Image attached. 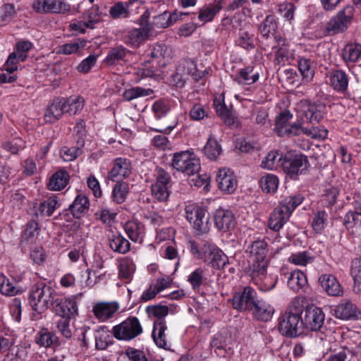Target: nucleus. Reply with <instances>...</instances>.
I'll return each instance as SVG.
<instances>
[{
    "instance_id": "obj_1",
    "label": "nucleus",
    "mask_w": 361,
    "mask_h": 361,
    "mask_svg": "<svg viewBox=\"0 0 361 361\" xmlns=\"http://www.w3.org/2000/svg\"><path fill=\"white\" fill-rule=\"evenodd\" d=\"M304 306L301 299L294 298L284 313L279 319V330L286 337H297L302 332L304 326L302 314Z\"/></svg>"
},
{
    "instance_id": "obj_2",
    "label": "nucleus",
    "mask_w": 361,
    "mask_h": 361,
    "mask_svg": "<svg viewBox=\"0 0 361 361\" xmlns=\"http://www.w3.org/2000/svg\"><path fill=\"white\" fill-rule=\"evenodd\" d=\"M54 289L43 281L36 283L30 291L29 302L32 310L38 313L44 312L54 301Z\"/></svg>"
},
{
    "instance_id": "obj_3",
    "label": "nucleus",
    "mask_w": 361,
    "mask_h": 361,
    "mask_svg": "<svg viewBox=\"0 0 361 361\" xmlns=\"http://www.w3.org/2000/svg\"><path fill=\"white\" fill-rule=\"evenodd\" d=\"M324 108L321 105H308L307 110L304 111L306 122L312 124V126L318 123L324 117L322 111ZM302 133L313 139L324 140L328 136V130L319 126H312L310 128L305 126L302 128Z\"/></svg>"
},
{
    "instance_id": "obj_4",
    "label": "nucleus",
    "mask_w": 361,
    "mask_h": 361,
    "mask_svg": "<svg viewBox=\"0 0 361 361\" xmlns=\"http://www.w3.org/2000/svg\"><path fill=\"white\" fill-rule=\"evenodd\" d=\"M185 216L197 234L206 233L209 231V214L204 207L189 204L185 207Z\"/></svg>"
},
{
    "instance_id": "obj_5",
    "label": "nucleus",
    "mask_w": 361,
    "mask_h": 361,
    "mask_svg": "<svg viewBox=\"0 0 361 361\" xmlns=\"http://www.w3.org/2000/svg\"><path fill=\"white\" fill-rule=\"evenodd\" d=\"M171 166L188 176H194L200 170V161L190 151L176 152L173 155Z\"/></svg>"
},
{
    "instance_id": "obj_6",
    "label": "nucleus",
    "mask_w": 361,
    "mask_h": 361,
    "mask_svg": "<svg viewBox=\"0 0 361 361\" xmlns=\"http://www.w3.org/2000/svg\"><path fill=\"white\" fill-rule=\"evenodd\" d=\"M309 166L307 157L302 154L288 152L283 156L282 168L291 179H297L299 175L305 173Z\"/></svg>"
},
{
    "instance_id": "obj_7",
    "label": "nucleus",
    "mask_w": 361,
    "mask_h": 361,
    "mask_svg": "<svg viewBox=\"0 0 361 361\" xmlns=\"http://www.w3.org/2000/svg\"><path fill=\"white\" fill-rule=\"evenodd\" d=\"M143 332L140 320L133 316L128 317L120 324L114 326L112 334L118 341H130Z\"/></svg>"
},
{
    "instance_id": "obj_8",
    "label": "nucleus",
    "mask_w": 361,
    "mask_h": 361,
    "mask_svg": "<svg viewBox=\"0 0 361 361\" xmlns=\"http://www.w3.org/2000/svg\"><path fill=\"white\" fill-rule=\"evenodd\" d=\"M258 298L257 293L251 286H245L235 292L230 299L232 307L239 312H251Z\"/></svg>"
},
{
    "instance_id": "obj_9",
    "label": "nucleus",
    "mask_w": 361,
    "mask_h": 361,
    "mask_svg": "<svg viewBox=\"0 0 361 361\" xmlns=\"http://www.w3.org/2000/svg\"><path fill=\"white\" fill-rule=\"evenodd\" d=\"M355 9L353 6H346L332 17L326 25V32L335 35L346 30L354 16Z\"/></svg>"
},
{
    "instance_id": "obj_10",
    "label": "nucleus",
    "mask_w": 361,
    "mask_h": 361,
    "mask_svg": "<svg viewBox=\"0 0 361 361\" xmlns=\"http://www.w3.org/2000/svg\"><path fill=\"white\" fill-rule=\"evenodd\" d=\"M102 18V12L98 5H94L82 14L81 20L71 22L70 30L79 33H84L87 28L94 29L95 25L99 23Z\"/></svg>"
},
{
    "instance_id": "obj_11",
    "label": "nucleus",
    "mask_w": 361,
    "mask_h": 361,
    "mask_svg": "<svg viewBox=\"0 0 361 361\" xmlns=\"http://www.w3.org/2000/svg\"><path fill=\"white\" fill-rule=\"evenodd\" d=\"M202 260L216 269H224L228 263V257L214 243L209 241L204 243V252Z\"/></svg>"
},
{
    "instance_id": "obj_12",
    "label": "nucleus",
    "mask_w": 361,
    "mask_h": 361,
    "mask_svg": "<svg viewBox=\"0 0 361 361\" xmlns=\"http://www.w3.org/2000/svg\"><path fill=\"white\" fill-rule=\"evenodd\" d=\"M131 161L125 157L114 159L112 166L108 173V178L111 181H123L132 174Z\"/></svg>"
},
{
    "instance_id": "obj_13",
    "label": "nucleus",
    "mask_w": 361,
    "mask_h": 361,
    "mask_svg": "<svg viewBox=\"0 0 361 361\" xmlns=\"http://www.w3.org/2000/svg\"><path fill=\"white\" fill-rule=\"evenodd\" d=\"M52 306L54 311L61 317L71 319L78 315V308L75 296L57 298L54 300Z\"/></svg>"
},
{
    "instance_id": "obj_14",
    "label": "nucleus",
    "mask_w": 361,
    "mask_h": 361,
    "mask_svg": "<svg viewBox=\"0 0 361 361\" xmlns=\"http://www.w3.org/2000/svg\"><path fill=\"white\" fill-rule=\"evenodd\" d=\"M328 84L337 93L345 94L348 91L349 75L343 70L333 68L327 74Z\"/></svg>"
},
{
    "instance_id": "obj_15",
    "label": "nucleus",
    "mask_w": 361,
    "mask_h": 361,
    "mask_svg": "<svg viewBox=\"0 0 361 361\" xmlns=\"http://www.w3.org/2000/svg\"><path fill=\"white\" fill-rule=\"evenodd\" d=\"M33 8L39 13H65L70 6L62 0H35Z\"/></svg>"
},
{
    "instance_id": "obj_16",
    "label": "nucleus",
    "mask_w": 361,
    "mask_h": 361,
    "mask_svg": "<svg viewBox=\"0 0 361 361\" xmlns=\"http://www.w3.org/2000/svg\"><path fill=\"white\" fill-rule=\"evenodd\" d=\"M324 313L322 310L315 306L307 307L305 310L304 326L312 331H318L324 322Z\"/></svg>"
},
{
    "instance_id": "obj_17",
    "label": "nucleus",
    "mask_w": 361,
    "mask_h": 361,
    "mask_svg": "<svg viewBox=\"0 0 361 361\" xmlns=\"http://www.w3.org/2000/svg\"><path fill=\"white\" fill-rule=\"evenodd\" d=\"M167 329L164 319L154 320L152 337L157 346L164 350H170L171 348V343L166 334Z\"/></svg>"
},
{
    "instance_id": "obj_18",
    "label": "nucleus",
    "mask_w": 361,
    "mask_h": 361,
    "mask_svg": "<svg viewBox=\"0 0 361 361\" xmlns=\"http://www.w3.org/2000/svg\"><path fill=\"white\" fill-rule=\"evenodd\" d=\"M65 102L64 97H56L52 100L44 111L45 123H54L59 121L64 114H66Z\"/></svg>"
},
{
    "instance_id": "obj_19",
    "label": "nucleus",
    "mask_w": 361,
    "mask_h": 361,
    "mask_svg": "<svg viewBox=\"0 0 361 361\" xmlns=\"http://www.w3.org/2000/svg\"><path fill=\"white\" fill-rule=\"evenodd\" d=\"M120 308L119 303L113 302H97L92 308L94 316L100 322H106L112 318Z\"/></svg>"
},
{
    "instance_id": "obj_20",
    "label": "nucleus",
    "mask_w": 361,
    "mask_h": 361,
    "mask_svg": "<svg viewBox=\"0 0 361 361\" xmlns=\"http://www.w3.org/2000/svg\"><path fill=\"white\" fill-rule=\"evenodd\" d=\"M216 182L219 189L228 194L233 192L237 187V180L233 171L227 168L219 170Z\"/></svg>"
},
{
    "instance_id": "obj_21",
    "label": "nucleus",
    "mask_w": 361,
    "mask_h": 361,
    "mask_svg": "<svg viewBox=\"0 0 361 361\" xmlns=\"http://www.w3.org/2000/svg\"><path fill=\"white\" fill-rule=\"evenodd\" d=\"M194 68L193 61H183L178 66L176 73L171 75V82L176 87H183L189 79L188 71L194 70Z\"/></svg>"
},
{
    "instance_id": "obj_22",
    "label": "nucleus",
    "mask_w": 361,
    "mask_h": 361,
    "mask_svg": "<svg viewBox=\"0 0 361 361\" xmlns=\"http://www.w3.org/2000/svg\"><path fill=\"white\" fill-rule=\"evenodd\" d=\"M335 316L341 319L349 320L358 318L360 314L356 305L349 300H342L334 309Z\"/></svg>"
},
{
    "instance_id": "obj_23",
    "label": "nucleus",
    "mask_w": 361,
    "mask_h": 361,
    "mask_svg": "<svg viewBox=\"0 0 361 361\" xmlns=\"http://www.w3.org/2000/svg\"><path fill=\"white\" fill-rule=\"evenodd\" d=\"M224 1V0H216L212 4L201 7L198 11L197 18L199 21L202 25L212 22L222 9Z\"/></svg>"
},
{
    "instance_id": "obj_24",
    "label": "nucleus",
    "mask_w": 361,
    "mask_h": 361,
    "mask_svg": "<svg viewBox=\"0 0 361 361\" xmlns=\"http://www.w3.org/2000/svg\"><path fill=\"white\" fill-rule=\"evenodd\" d=\"M319 282L322 289L331 296H341L343 290V288L336 276L332 274H322L319 278Z\"/></svg>"
},
{
    "instance_id": "obj_25",
    "label": "nucleus",
    "mask_w": 361,
    "mask_h": 361,
    "mask_svg": "<svg viewBox=\"0 0 361 361\" xmlns=\"http://www.w3.org/2000/svg\"><path fill=\"white\" fill-rule=\"evenodd\" d=\"M123 229L128 238L135 243H142L145 234L143 224L137 221H128L123 225Z\"/></svg>"
},
{
    "instance_id": "obj_26",
    "label": "nucleus",
    "mask_w": 361,
    "mask_h": 361,
    "mask_svg": "<svg viewBox=\"0 0 361 361\" xmlns=\"http://www.w3.org/2000/svg\"><path fill=\"white\" fill-rule=\"evenodd\" d=\"M214 224L219 230H230L235 225L234 214L229 210L217 209L214 214Z\"/></svg>"
},
{
    "instance_id": "obj_27",
    "label": "nucleus",
    "mask_w": 361,
    "mask_h": 361,
    "mask_svg": "<svg viewBox=\"0 0 361 361\" xmlns=\"http://www.w3.org/2000/svg\"><path fill=\"white\" fill-rule=\"evenodd\" d=\"M259 78V73L251 66L240 69L235 75L234 81L240 85H250Z\"/></svg>"
},
{
    "instance_id": "obj_28",
    "label": "nucleus",
    "mask_w": 361,
    "mask_h": 361,
    "mask_svg": "<svg viewBox=\"0 0 361 361\" xmlns=\"http://www.w3.org/2000/svg\"><path fill=\"white\" fill-rule=\"evenodd\" d=\"M35 343L40 347L49 348L59 345V339L56 335L47 328H42L35 337Z\"/></svg>"
},
{
    "instance_id": "obj_29",
    "label": "nucleus",
    "mask_w": 361,
    "mask_h": 361,
    "mask_svg": "<svg viewBox=\"0 0 361 361\" xmlns=\"http://www.w3.org/2000/svg\"><path fill=\"white\" fill-rule=\"evenodd\" d=\"M252 259H266L268 252V245L264 239H257L251 243L246 248Z\"/></svg>"
},
{
    "instance_id": "obj_30",
    "label": "nucleus",
    "mask_w": 361,
    "mask_h": 361,
    "mask_svg": "<svg viewBox=\"0 0 361 361\" xmlns=\"http://www.w3.org/2000/svg\"><path fill=\"white\" fill-rule=\"evenodd\" d=\"M150 27H140L130 30L125 36L124 42L128 45L138 47L147 39Z\"/></svg>"
},
{
    "instance_id": "obj_31",
    "label": "nucleus",
    "mask_w": 361,
    "mask_h": 361,
    "mask_svg": "<svg viewBox=\"0 0 361 361\" xmlns=\"http://www.w3.org/2000/svg\"><path fill=\"white\" fill-rule=\"evenodd\" d=\"M69 178L68 173L64 169H60L50 177L47 187L50 190H61L67 185Z\"/></svg>"
},
{
    "instance_id": "obj_32",
    "label": "nucleus",
    "mask_w": 361,
    "mask_h": 361,
    "mask_svg": "<svg viewBox=\"0 0 361 361\" xmlns=\"http://www.w3.org/2000/svg\"><path fill=\"white\" fill-rule=\"evenodd\" d=\"M59 206L60 204L59 203L57 196L53 195L39 203L35 214L42 217L51 216Z\"/></svg>"
},
{
    "instance_id": "obj_33",
    "label": "nucleus",
    "mask_w": 361,
    "mask_h": 361,
    "mask_svg": "<svg viewBox=\"0 0 361 361\" xmlns=\"http://www.w3.org/2000/svg\"><path fill=\"white\" fill-rule=\"evenodd\" d=\"M253 315L259 320L267 322L270 320L274 312V308L259 298L255 302V308L252 310Z\"/></svg>"
},
{
    "instance_id": "obj_34",
    "label": "nucleus",
    "mask_w": 361,
    "mask_h": 361,
    "mask_svg": "<svg viewBox=\"0 0 361 361\" xmlns=\"http://www.w3.org/2000/svg\"><path fill=\"white\" fill-rule=\"evenodd\" d=\"M90 206L88 198L83 195H78L70 204L68 210L75 218H80L84 214H85Z\"/></svg>"
},
{
    "instance_id": "obj_35",
    "label": "nucleus",
    "mask_w": 361,
    "mask_h": 361,
    "mask_svg": "<svg viewBox=\"0 0 361 361\" xmlns=\"http://www.w3.org/2000/svg\"><path fill=\"white\" fill-rule=\"evenodd\" d=\"M290 216L283 212V210L276 207L270 214L268 226L274 231H279L288 221Z\"/></svg>"
},
{
    "instance_id": "obj_36",
    "label": "nucleus",
    "mask_w": 361,
    "mask_h": 361,
    "mask_svg": "<svg viewBox=\"0 0 361 361\" xmlns=\"http://www.w3.org/2000/svg\"><path fill=\"white\" fill-rule=\"evenodd\" d=\"M187 281L194 291H200V288L207 281L206 270L202 267L196 268L188 276Z\"/></svg>"
},
{
    "instance_id": "obj_37",
    "label": "nucleus",
    "mask_w": 361,
    "mask_h": 361,
    "mask_svg": "<svg viewBox=\"0 0 361 361\" xmlns=\"http://www.w3.org/2000/svg\"><path fill=\"white\" fill-rule=\"evenodd\" d=\"M267 267L268 261L267 259H252V262L249 266L247 273L256 282L266 274Z\"/></svg>"
},
{
    "instance_id": "obj_38",
    "label": "nucleus",
    "mask_w": 361,
    "mask_h": 361,
    "mask_svg": "<svg viewBox=\"0 0 361 361\" xmlns=\"http://www.w3.org/2000/svg\"><path fill=\"white\" fill-rule=\"evenodd\" d=\"M116 184L112 188L111 198L116 204L124 202L129 193V185L125 181H115Z\"/></svg>"
},
{
    "instance_id": "obj_39",
    "label": "nucleus",
    "mask_w": 361,
    "mask_h": 361,
    "mask_svg": "<svg viewBox=\"0 0 361 361\" xmlns=\"http://www.w3.org/2000/svg\"><path fill=\"white\" fill-rule=\"evenodd\" d=\"M111 249L119 254H126L130 249V243L121 234H113L109 238Z\"/></svg>"
},
{
    "instance_id": "obj_40",
    "label": "nucleus",
    "mask_w": 361,
    "mask_h": 361,
    "mask_svg": "<svg viewBox=\"0 0 361 361\" xmlns=\"http://www.w3.org/2000/svg\"><path fill=\"white\" fill-rule=\"evenodd\" d=\"M85 145L84 140H78L77 145L73 147L64 146L60 150V156L65 161L75 160L82 154V148Z\"/></svg>"
},
{
    "instance_id": "obj_41",
    "label": "nucleus",
    "mask_w": 361,
    "mask_h": 361,
    "mask_svg": "<svg viewBox=\"0 0 361 361\" xmlns=\"http://www.w3.org/2000/svg\"><path fill=\"white\" fill-rule=\"evenodd\" d=\"M278 28V19L274 15H268L259 25V31L262 36L268 39L271 35H274Z\"/></svg>"
},
{
    "instance_id": "obj_42",
    "label": "nucleus",
    "mask_w": 361,
    "mask_h": 361,
    "mask_svg": "<svg viewBox=\"0 0 361 361\" xmlns=\"http://www.w3.org/2000/svg\"><path fill=\"white\" fill-rule=\"evenodd\" d=\"M303 200L301 195L288 196L283 199L277 207L290 216L292 212L302 202Z\"/></svg>"
},
{
    "instance_id": "obj_43",
    "label": "nucleus",
    "mask_w": 361,
    "mask_h": 361,
    "mask_svg": "<svg viewBox=\"0 0 361 361\" xmlns=\"http://www.w3.org/2000/svg\"><path fill=\"white\" fill-rule=\"evenodd\" d=\"M360 57H361V44H348L342 50V58L345 63L356 62Z\"/></svg>"
},
{
    "instance_id": "obj_44",
    "label": "nucleus",
    "mask_w": 361,
    "mask_h": 361,
    "mask_svg": "<svg viewBox=\"0 0 361 361\" xmlns=\"http://www.w3.org/2000/svg\"><path fill=\"white\" fill-rule=\"evenodd\" d=\"M292 117L293 115L289 111H283L276 116L274 130L279 136H286L287 128L289 126L288 123Z\"/></svg>"
},
{
    "instance_id": "obj_45",
    "label": "nucleus",
    "mask_w": 361,
    "mask_h": 361,
    "mask_svg": "<svg viewBox=\"0 0 361 361\" xmlns=\"http://www.w3.org/2000/svg\"><path fill=\"white\" fill-rule=\"evenodd\" d=\"M288 286L294 292H298L307 283L305 274L296 269L292 271L288 278Z\"/></svg>"
},
{
    "instance_id": "obj_46",
    "label": "nucleus",
    "mask_w": 361,
    "mask_h": 361,
    "mask_svg": "<svg viewBox=\"0 0 361 361\" xmlns=\"http://www.w3.org/2000/svg\"><path fill=\"white\" fill-rule=\"evenodd\" d=\"M283 156L277 151H271L262 161L261 166L268 170L276 169L279 166L282 167Z\"/></svg>"
},
{
    "instance_id": "obj_47",
    "label": "nucleus",
    "mask_w": 361,
    "mask_h": 361,
    "mask_svg": "<svg viewBox=\"0 0 361 361\" xmlns=\"http://www.w3.org/2000/svg\"><path fill=\"white\" fill-rule=\"evenodd\" d=\"M151 185L171 188L172 186L171 175L164 169L157 166L154 170V179Z\"/></svg>"
},
{
    "instance_id": "obj_48",
    "label": "nucleus",
    "mask_w": 361,
    "mask_h": 361,
    "mask_svg": "<svg viewBox=\"0 0 361 361\" xmlns=\"http://www.w3.org/2000/svg\"><path fill=\"white\" fill-rule=\"evenodd\" d=\"M210 347L218 356L225 357L227 353L226 336L221 333L215 334L211 340Z\"/></svg>"
},
{
    "instance_id": "obj_49",
    "label": "nucleus",
    "mask_w": 361,
    "mask_h": 361,
    "mask_svg": "<svg viewBox=\"0 0 361 361\" xmlns=\"http://www.w3.org/2000/svg\"><path fill=\"white\" fill-rule=\"evenodd\" d=\"M66 114L73 116L82 111L84 107L85 99L80 96H73L65 98Z\"/></svg>"
},
{
    "instance_id": "obj_50",
    "label": "nucleus",
    "mask_w": 361,
    "mask_h": 361,
    "mask_svg": "<svg viewBox=\"0 0 361 361\" xmlns=\"http://www.w3.org/2000/svg\"><path fill=\"white\" fill-rule=\"evenodd\" d=\"M279 180L274 174L267 173L261 177L259 180L260 187L263 192L274 193L279 187Z\"/></svg>"
},
{
    "instance_id": "obj_51",
    "label": "nucleus",
    "mask_w": 361,
    "mask_h": 361,
    "mask_svg": "<svg viewBox=\"0 0 361 361\" xmlns=\"http://www.w3.org/2000/svg\"><path fill=\"white\" fill-rule=\"evenodd\" d=\"M314 257L308 251L292 253L288 259V262L297 266H306L312 263Z\"/></svg>"
},
{
    "instance_id": "obj_52",
    "label": "nucleus",
    "mask_w": 361,
    "mask_h": 361,
    "mask_svg": "<svg viewBox=\"0 0 361 361\" xmlns=\"http://www.w3.org/2000/svg\"><path fill=\"white\" fill-rule=\"evenodd\" d=\"M154 91L150 88H143L142 87H133L130 89L126 90L123 93V97L126 101H131L133 99L151 96Z\"/></svg>"
},
{
    "instance_id": "obj_53",
    "label": "nucleus",
    "mask_w": 361,
    "mask_h": 361,
    "mask_svg": "<svg viewBox=\"0 0 361 361\" xmlns=\"http://www.w3.org/2000/svg\"><path fill=\"white\" fill-rule=\"evenodd\" d=\"M329 215L324 210L317 211L312 221V227L314 231L317 233H322V231L326 228L328 221Z\"/></svg>"
},
{
    "instance_id": "obj_54",
    "label": "nucleus",
    "mask_w": 361,
    "mask_h": 361,
    "mask_svg": "<svg viewBox=\"0 0 361 361\" xmlns=\"http://www.w3.org/2000/svg\"><path fill=\"white\" fill-rule=\"evenodd\" d=\"M256 283H260V290L262 291H269L274 289L278 283V275L274 273L264 274L262 278H259Z\"/></svg>"
},
{
    "instance_id": "obj_55",
    "label": "nucleus",
    "mask_w": 361,
    "mask_h": 361,
    "mask_svg": "<svg viewBox=\"0 0 361 361\" xmlns=\"http://www.w3.org/2000/svg\"><path fill=\"white\" fill-rule=\"evenodd\" d=\"M298 67L304 79L309 80L312 78L314 70L310 59L305 57L300 58L298 61Z\"/></svg>"
},
{
    "instance_id": "obj_56",
    "label": "nucleus",
    "mask_w": 361,
    "mask_h": 361,
    "mask_svg": "<svg viewBox=\"0 0 361 361\" xmlns=\"http://www.w3.org/2000/svg\"><path fill=\"white\" fill-rule=\"evenodd\" d=\"M205 155L211 160H215L221 154V147L218 142L209 137L204 148Z\"/></svg>"
},
{
    "instance_id": "obj_57",
    "label": "nucleus",
    "mask_w": 361,
    "mask_h": 361,
    "mask_svg": "<svg viewBox=\"0 0 361 361\" xmlns=\"http://www.w3.org/2000/svg\"><path fill=\"white\" fill-rule=\"evenodd\" d=\"M350 274L354 280L355 288L361 290V257H356L351 262Z\"/></svg>"
},
{
    "instance_id": "obj_58",
    "label": "nucleus",
    "mask_w": 361,
    "mask_h": 361,
    "mask_svg": "<svg viewBox=\"0 0 361 361\" xmlns=\"http://www.w3.org/2000/svg\"><path fill=\"white\" fill-rule=\"evenodd\" d=\"M288 47L289 46H286L278 48L274 61L275 65L283 66L289 62L293 56V53Z\"/></svg>"
},
{
    "instance_id": "obj_59",
    "label": "nucleus",
    "mask_w": 361,
    "mask_h": 361,
    "mask_svg": "<svg viewBox=\"0 0 361 361\" xmlns=\"http://www.w3.org/2000/svg\"><path fill=\"white\" fill-rule=\"evenodd\" d=\"M95 348L97 350H105L111 343V336L104 329H98L94 333Z\"/></svg>"
},
{
    "instance_id": "obj_60",
    "label": "nucleus",
    "mask_w": 361,
    "mask_h": 361,
    "mask_svg": "<svg viewBox=\"0 0 361 361\" xmlns=\"http://www.w3.org/2000/svg\"><path fill=\"white\" fill-rule=\"evenodd\" d=\"M86 44L87 42L85 40L77 39L61 46L59 51L66 55L72 54L78 52L80 49L83 48Z\"/></svg>"
},
{
    "instance_id": "obj_61",
    "label": "nucleus",
    "mask_w": 361,
    "mask_h": 361,
    "mask_svg": "<svg viewBox=\"0 0 361 361\" xmlns=\"http://www.w3.org/2000/svg\"><path fill=\"white\" fill-rule=\"evenodd\" d=\"M214 106L217 114L224 120L226 125L231 126L234 123V117L225 104L219 102L216 103L214 101Z\"/></svg>"
},
{
    "instance_id": "obj_62",
    "label": "nucleus",
    "mask_w": 361,
    "mask_h": 361,
    "mask_svg": "<svg viewBox=\"0 0 361 361\" xmlns=\"http://www.w3.org/2000/svg\"><path fill=\"white\" fill-rule=\"evenodd\" d=\"M343 224L347 230L361 225V215L353 210H350L345 214L343 219Z\"/></svg>"
},
{
    "instance_id": "obj_63",
    "label": "nucleus",
    "mask_w": 361,
    "mask_h": 361,
    "mask_svg": "<svg viewBox=\"0 0 361 361\" xmlns=\"http://www.w3.org/2000/svg\"><path fill=\"white\" fill-rule=\"evenodd\" d=\"M254 35L247 31H240L236 40V44L242 48L250 50L255 48Z\"/></svg>"
},
{
    "instance_id": "obj_64",
    "label": "nucleus",
    "mask_w": 361,
    "mask_h": 361,
    "mask_svg": "<svg viewBox=\"0 0 361 361\" xmlns=\"http://www.w3.org/2000/svg\"><path fill=\"white\" fill-rule=\"evenodd\" d=\"M176 19H173L171 13L165 11L154 18L153 25L159 28H166L170 26Z\"/></svg>"
}]
</instances>
